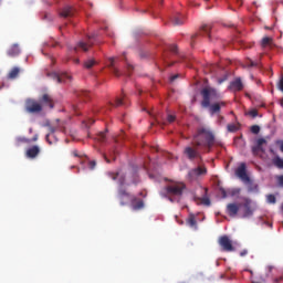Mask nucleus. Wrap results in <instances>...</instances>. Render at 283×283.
<instances>
[{
  "mask_svg": "<svg viewBox=\"0 0 283 283\" xmlns=\"http://www.w3.org/2000/svg\"><path fill=\"white\" fill-rule=\"evenodd\" d=\"M192 142L195 147H205L208 151H211V148L216 145V134L211 128L201 126L193 135Z\"/></svg>",
  "mask_w": 283,
  "mask_h": 283,
  "instance_id": "f257e3e1",
  "label": "nucleus"
},
{
  "mask_svg": "<svg viewBox=\"0 0 283 283\" xmlns=\"http://www.w3.org/2000/svg\"><path fill=\"white\" fill-rule=\"evenodd\" d=\"M108 177L112 180H117L119 185L117 198L119 200L120 207H125L126 205H129V202L132 201V195H129L127 190L123 189V187H125L126 185L127 174L124 172L123 169H119L116 172H108Z\"/></svg>",
  "mask_w": 283,
  "mask_h": 283,
  "instance_id": "f03ea898",
  "label": "nucleus"
},
{
  "mask_svg": "<svg viewBox=\"0 0 283 283\" xmlns=\"http://www.w3.org/2000/svg\"><path fill=\"white\" fill-rule=\"evenodd\" d=\"M186 189L187 186L184 182L171 184L165 188L166 198H168L170 202H180Z\"/></svg>",
  "mask_w": 283,
  "mask_h": 283,
  "instance_id": "7ed1b4c3",
  "label": "nucleus"
},
{
  "mask_svg": "<svg viewBox=\"0 0 283 283\" xmlns=\"http://www.w3.org/2000/svg\"><path fill=\"white\" fill-rule=\"evenodd\" d=\"M201 106L207 108L211 105V101H218L220 98V93L214 87L208 86L201 91Z\"/></svg>",
  "mask_w": 283,
  "mask_h": 283,
  "instance_id": "20e7f679",
  "label": "nucleus"
},
{
  "mask_svg": "<svg viewBox=\"0 0 283 283\" xmlns=\"http://www.w3.org/2000/svg\"><path fill=\"white\" fill-rule=\"evenodd\" d=\"M57 124L50 125L48 124L46 127H49L50 134L46 135L45 140L49 143V145H56L59 143V139L56 136H54L55 132H64L65 133V126L63 123H60L59 119H56Z\"/></svg>",
  "mask_w": 283,
  "mask_h": 283,
  "instance_id": "39448f33",
  "label": "nucleus"
},
{
  "mask_svg": "<svg viewBox=\"0 0 283 283\" xmlns=\"http://www.w3.org/2000/svg\"><path fill=\"white\" fill-rule=\"evenodd\" d=\"M235 176L249 186V191H258V185L251 182V178L247 175V164L242 163L235 170Z\"/></svg>",
  "mask_w": 283,
  "mask_h": 283,
  "instance_id": "423d86ee",
  "label": "nucleus"
},
{
  "mask_svg": "<svg viewBox=\"0 0 283 283\" xmlns=\"http://www.w3.org/2000/svg\"><path fill=\"white\" fill-rule=\"evenodd\" d=\"M24 109L27 114H41V112H43V106L39 101L28 98L24 104Z\"/></svg>",
  "mask_w": 283,
  "mask_h": 283,
  "instance_id": "0eeeda50",
  "label": "nucleus"
},
{
  "mask_svg": "<svg viewBox=\"0 0 283 283\" xmlns=\"http://www.w3.org/2000/svg\"><path fill=\"white\" fill-rule=\"evenodd\" d=\"M96 43V34L93 33L87 36V42L85 41H80L76 46L72 48L73 52H78V50H82L83 52H87L92 45Z\"/></svg>",
  "mask_w": 283,
  "mask_h": 283,
  "instance_id": "6e6552de",
  "label": "nucleus"
},
{
  "mask_svg": "<svg viewBox=\"0 0 283 283\" xmlns=\"http://www.w3.org/2000/svg\"><path fill=\"white\" fill-rule=\"evenodd\" d=\"M184 156H186V158H188V160H202V155H200V150H198V146L191 147V146H187L184 149Z\"/></svg>",
  "mask_w": 283,
  "mask_h": 283,
  "instance_id": "1a4fd4ad",
  "label": "nucleus"
},
{
  "mask_svg": "<svg viewBox=\"0 0 283 283\" xmlns=\"http://www.w3.org/2000/svg\"><path fill=\"white\" fill-rule=\"evenodd\" d=\"M219 245L221 247L222 251H235V248H233V242L231 241V239H229L228 235H222L219 238Z\"/></svg>",
  "mask_w": 283,
  "mask_h": 283,
  "instance_id": "9d476101",
  "label": "nucleus"
},
{
  "mask_svg": "<svg viewBox=\"0 0 283 283\" xmlns=\"http://www.w3.org/2000/svg\"><path fill=\"white\" fill-rule=\"evenodd\" d=\"M49 76H51V78H53V81H55L56 83H70V81H72V76L67 73L53 72L49 74Z\"/></svg>",
  "mask_w": 283,
  "mask_h": 283,
  "instance_id": "9b49d317",
  "label": "nucleus"
},
{
  "mask_svg": "<svg viewBox=\"0 0 283 283\" xmlns=\"http://www.w3.org/2000/svg\"><path fill=\"white\" fill-rule=\"evenodd\" d=\"M40 105H42V109L44 107H49V109H54V99L50 96V94L45 93L39 98Z\"/></svg>",
  "mask_w": 283,
  "mask_h": 283,
  "instance_id": "f8f14e48",
  "label": "nucleus"
},
{
  "mask_svg": "<svg viewBox=\"0 0 283 283\" xmlns=\"http://www.w3.org/2000/svg\"><path fill=\"white\" fill-rule=\"evenodd\" d=\"M240 207H242V203H228L226 207V211L230 218H235L240 211Z\"/></svg>",
  "mask_w": 283,
  "mask_h": 283,
  "instance_id": "ddd939ff",
  "label": "nucleus"
},
{
  "mask_svg": "<svg viewBox=\"0 0 283 283\" xmlns=\"http://www.w3.org/2000/svg\"><path fill=\"white\" fill-rule=\"evenodd\" d=\"M231 92H242L244 90V84H242V80L237 77L232 81L228 87Z\"/></svg>",
  "mask_w": 283,
  "mask_h": 283,
  "instance_id": "4468645a",
  "label": "nucleus"
},
{
  "mask_svg": "<svg viewBox=\"0 0 283 283\" xmlns=\"http://www.w3.org/2000/svg\"><path fill=\"white\" fill-rule=\"evenodd\" d=\"M130 207L133 211H140L145 209V201H143V199L133 197L130 198Z\"/></svg>",
  "mask_w": 283,
  "mask_h": 283,
  "instance_id": "2eb2a0df",
  "label": "nucleus"
},
{
  "mask_svg": "<svg viewBox=\"0 0 283 283\" xmlns=\"http://www.w3.org/2000/svg\"><path fill=\"white\" fill-rule=\"evenodd\" d=\"M253 216V208H251V199L245 198L243 202V218H251Z\"/></svg>",
  "mask_w": 283,
  "mask_h": 283,
  "instance_id": "dca6fc26",
  "label": "nucleus"
},
{
  "mask_svg": "<svg viewBox=\"0 0 283 283\" xmlns=\"http://www.w3.org/2000/svg\"><path fill=\"white\" fill-rule=\"evenodd\" d=\"M113 107H128L129 103L127 102V96L123 94L120 97H116L114 103H111Z\"/></svg>",
  "mask_w": 283,
  "mask_h": 283,
  "instance_id": "f3484780",
  "label": "nucleus"
},
{
  "mask_svg": "<svg viewBox=\"0 0 283 283\" xmlns=\"http://www.w3.org/2000/svg\"><path fill=\"white\" fill-rule=\"evenodd\" d=\"M190 178H196L198 176H207V167L205 166H199L197 168H193L192 170L189 171Z\"/></svg>",
  "mask_w": 283,
  "mask_h": 283,
  "instance_id": "a211bd4d",
  "label": "nucleus"
},
{
  "mask_svg": "<svg viewBox=\"0 0 283 283\" xmlns=\"http://www.w3.org/2000/svg\"><path fill=\"white\" fill-rule=\"evenodd\" d=\"M226 106H227V102H217V103L210 104L208 107H209L210 114H220V109H222V107H226Z\"/></svg>",
  "mask_w": 283,
  "mask_h": 283,
  "instance_id": "6ab92c4d",
  "label": "nucleus"
},
{
  "mask_svg": "<svg viewBox=\"0 0 283 283\" xmlns=\"http://www.w3.org/2000/svg\"><path fill=\"white\" fill-rule=\"evenodd\" d=\"M40 154H41V148L39 146H36V145L30 147L25 151L27 158H31V159L36 158V156H39Z\"/></svg>",
  "mask_w": 283,
  "mask_h": 283,
  "instance_id": "aec40b11",
  "label": "nucleus"
},
{
  "mask_svg": "<svg viewBox=\"0 0 283 283\" xmlns=\"http://www.w3.org/2000/svg\"><path fill=\"white\" fill-rule=\"evenodd\" d=\"M74 8L66 6L60 11V17L62 19H71V17H74Z\"/></svg>",
  "mask_w": 283,
  "mask_h": 283,
  "instance_id": "412c9836",
  "label": "nucleus"
},
{
  "mask_svg": "<svg viewBox=\"0 0 283 283\" xmlns=\"http://www.w3.org/2000/svg\"><path fill=\"white\" fill-rule=\"evenodd\" d=\"M8 56L11 59H14L21 54V48H19V44H12L8 51H7Z\"/></svg>",
  "mask_w": 283,
  "mask_h": 283,
  "instance_id": "4be33fe9",
  "label": "nucleus"
},
{
  "mask_svg": "<svg viewBox=\"0 0 283 283\" xmlns=\"http://www.w3.org/2000/svg\"><path fill=\"white\" fill-rule=\"evenodd\" d=\"M108 67H111L113 74H115V76H120V72L118 71V69H116V57H109L108 59Z\"/></svg>",
  "mask_w": 283,
  "mask_h": 283,
  "instance_id": "5701e85b",
  "label": "nucleus"
},
{
  "mask_svg": "<svg viewBox=\"0 0 283 283\" xmlns=\"http://www.w3.org/2000/svg\"><path fill=\"white\" fill-rule=\"evenodd\" d=\"M171 23L174 25H182L185 23V15L177 13L176 15L172 17Z\"/></svg>",
  "mask_w": 283,
  "mask_h": 283,
  "instance_id": "b1692460",
  "label": "nucleus"
},
{
  "mask_svg": "<svg viewBox=\"0 0 283 283\" xmlns=\"http://www.w3.org/2000/svg\"><path fill=\"white\" fill-rule=\"evenodd\" d=\"M186 223L188 224V227H190V229H198V221H196V216L190 214L188 217V219L186 220Z\"/></svg>",
  "mask_w": 283,
  "mask_h": 283,
  "instance_id": "393cba45",
  "label": "nucleus"
},
{
  "mask_svg": "<svg viewBox=\"0 0 283 283\" xmlns=\"http://www.w3.org/2000/svg\"><path fill=\"white\" fill-rule=\"evenodd\" d=\"M21 70L17 66H14L8 74V78L10 81H14V78H17L20 74Z\"/></svg>",
  "mask_w": 283,
  "mask_h": 283,
  "instance_id": "a878e982",
  "label": "nucleus"
},
{
  "mask_svg": "<svg viewBox=\"0 0 283 283\" xmlns=\"http://www.w3.org/2000/svg\"><path fill=\"white\" fill-rule=\"evenodd\" d=\"M271 45H273V39L272 38L265 36V38L262 39V41H261V46L262 48H271Z\"/></svg>",
  "mask_w": 283,
  "mask_h": 283,
  "instance_id": "bb28decb",
  "label": "nucleus"
},
{
  "mask_svg": "<svg viewBox=\"0 0 283 283\" xmlns=\"http://www.w3.org/2000/svg\"><path fill=\"white\" fill-rule=\"evenodd\" d=\"M273 165L277 167V169H283V159L280 156H276L273 159Z\"/></svg>",
  "mask_w": 283,
  "mask_h": 283,
  "instance_id": "cd10ccee",
  "label": "nucleus"
},
{
  "mask_svg": "<svg viewBox=\"0 0 283 283\" xmlns=\"http://www.w3.org/2000/svg\"><path fill=\"white\" fill-rule=\"evenodd\" d=\"M201 32H203L205 34H207L209 36V39H211V25L210 24H203L201 27Z\"/></svg>",
  "mask_w": 283,
  "mask_h": 283,
  "instance_id": "c85d7f7f",
  "label": "nucleus"
},
{
  "mask_svg": "<svg viewBox=\"0 0 283 283\" xmlns=\"http://www.w3.org/2000/svg\"><path fill=\"white\" fill-rule=\"evenodd\" d=\"M78 98H82V101H88L90 98V92L87 91H80L77 92Z\"/></svg>",
  "mask_w": 283,
  "mask_h": 283,
  "instance_id": "c756f323",
  "label": "nucleus"
},
{
  "mask_svg": "<svg viewBox=\"0 0 283 283\" xmlns=\"http://www.w3.org/2000/svg\"><path fill=\"white\" fill-rule=\"evenodd\" d=\"M96 63V60L94 59H88L84 62V67L86 70H92V66Z\"/></svg>",
  "mask_w": 283,
  "mask_h": 283,
  "instance_id": "7c9ffc66",
  "label": "nucleus"
},
{
  "mask_svg": "<svg viewBox=\"0 0 283 283\" xmlns=\"http://www.w3.org/2000/svg\"><path fill=\"white\" fill-rule=\"evenodd\" d=\"M30 143V139L25 138V137H17L15 139V144L19 147V145H23V144H28Z\"/></svg>",
  "mask_w": 283,
  "mask_h": 283,
  "instance_id": "2f4dec72",
  "label": "nucleus"
},
{
  "mask_svg": "<svg viewBox=\"0 0 283 283\" xmlns=\"http://www.w3.org/2000/svg\"><path fill=\"white\" fill-rule=\"evenodd\" d=\"M266 202L269 205H275V202H277V198H275V195H268L266 196Z\"/></svg>",
  "mask_w": 283,
  "mask_h": 283,
  "instance_id": "473e14b6",
  "label": "nucleus"
},
{
  "mask_svg": "<svg viewBox=\"0 0 283 283\" xmlns=\"http://www.w3.org/2000/svg\"><path fill=\"white\" fill-rule=\"evenodd\" d=\"M227 129L230 133H235V132H238V129H240V127H238V125H235V124H228Z\"/></svg>",
  "mask_w": 283,
  "mask_h": 283,
  "instance_id": "72a5a7b5",
  "label": "nucleus"
},
{
  "mask_svg": "<svg viewBox=\"0 0 283 283\" xmlns=\"http://www.w3.org/2000/svg\"><path fill=\"white\" fill-rule=\"evenodd\" d=\"M105 138H106L105 132H101V133H98L97 136H96V140H97L98 143H105Z\"/></svg>",
  "mask_w": 283,
  "mask_h": 283,
  "instance_id": "f704fd0d",
  "label": "nucleus"
},
{
  "mask_svg": "<svg viewBox=\"0 0 283 283\" xmlns=\"http://www.w3.org/2000/svg\"><path fill=\"white\" fill-rule=\"evenodd\" d=\"M260 151H264V148L262 146H254L252 147V154L253 156H258V154H260Z\"/></svg>",
  "mask_w": 283,
  "mask_h": 283,
  "instance_id": "c9c22d12",
  "label": "nucleus"
},
{
  "mask_svg": "<svg viewBox=\"0 0 283 283\" xmlns=\"http://www.w3.org/2000/svg\"><path fill=\"white\" fill-rule=\"evenodd\" d=\"M138 182H140V178H138V175L134 172L132 182H128L127 185H138Z\"/></svg>",
  "mask_w": 283,
  "mask_h": 283,
  "instance_id": "e433bc0d",
  "label": "nucleus"
},
{
  "mask_svg": "<svg viewBox=\"0 0 283 283\" xmlns=\"http://www.w3.org/2000/svg\"><path fill=\"white\" fill-rule=\"evenodd\" d=\"M201 203L206 205V207H210L211 200L209 199V197H203V198H201Z\"/></svg>",
  "mask_w": 283,
  "mask_h": 283,
  "instance_id": "4c0bfd02",
  "label": "nucleus"
},
{
  "mask_svg": "<svg viewBox=\"0 0 283 283\" xmlns=\"http://www.w3.org/2000/svg\"><path fill=\"white\" fill-rule=\"evenodd\" d=\"M250 132L252 134H260V126H258V125L251 126Z\"/></svg>",
  "mask_w": 283,
  "mask_h": 283,
  "instance_id": "58836bf2",
  "label": "nucleus"
},
{
  "mask_svg": "<svg viewBox=\"0 0 283 283\" xmlns=\"http://www.w3.org/2000/svg\"><path fill=\"white\" fill-rule=\"evenodd\" d=\"M277 90H280V92H283V75L281 76L280 81L276 84Z\"/></svg>",
  "mask_w": 283,
  "mask_h": 283,
  "instance_id": "ea45409f",
  "label": "nucleus"
},
{
  "mask_svg": "<svg viewBox=\"0 0 283 283\" xmlns=\"http://www.w3.org/2000/svg\"><path fill=\"white\" fill-rule=\"evenodd\" d=\"M169 50H170V52H172V54H178V45L172 44V45H170Z\"/></svg>",
  "mask_w": 283,
  "mask_h": 283,
  "instance_id": "a19ab883",
  "label": "nucleus"
},
{
  "mask_svg": "<svg viewBox=\"0 0 283 283\" xmlns=\"http://www.w3.org/2000/svg\"><path fill=\"white\" fill-rule=\"evenodd\" d=\"M265 143H266V139L259 138L258 142H256V146L262 147V145H265Z\"/></svg>",
  "mask_w": 283,
  "mask_h": 283,
  "instance_id": "79ce46f5",
  "label": "nucleus"
},
{
  "mask_svg": "<svg viewBox=\"0 0 283 283\" xmlns=\"http://www.w3.org/2000/svg\"><path fill=\"white\" fill-rule=\"evenodd\" d=\"M249 116H251L252 118H256L258 116V109H252L249 112Z\"/></svg>",
  "mask_w": 283,
  "mask_h": 283,
  "instance_id": "37998d69",
  "label": "nucleus"
},
{
  "mask_svg": "<svg viewBox=\"0 0 283 283\" xmlns=\"http://www.w3.org/2000/svg\"><path fill=\"white\" fill-rule=\"evenodd\" d=\"M88 167H90V169H96V160H91L90 163H88Z\"/></svg>",
  "mask_w": 283,
  "mask_h": 283,
  "instance_id": "c03bdc74",
  "label": "nucleus"
},
{
  "mask_svg": "<svg viewBox=\"0 0 283 283\" xmlns=\"http://www.w3.org/2000/svg\"><path fill=\"white\" fill-rule=\"evenodd\" d=\"M249 67H260V64L250 60Z\"/></svg>",
  "mask_w": 283,
  "mask_h": 283,
  "instance_id": "a18cd8bd",
  "label": "nucleus"
},
{
  "mask_svg": "<svg viewBox=\"0 0 283 283\" xmlns=\"http://www.w3.org/2000/svg\"><path fill=\"white\" fill-rule=\"evenodd\" d=\"M167 120H168V123H174V120H176V116L168 115Z\"/></svg>",
  "mask_w": 283,
  "mask_h": 283,
  "instance_id": "49530a36",
  "label": "nucleus"
},
{
  "mask_svg": "<svg viewBox=\"0 0 283 283\" xmlns=\"http://www.w3.org/2000/svg\"><path fill=\"white\" fill-rule=\"evenodd\" d=\"M95 120L94 119H88L85 124L86 127H92L94 125Z\"/></svg>",
  "mask_w": 283,
  "mask_h": 283,
  "instance_id": "de8ad7c7",
  "label": "nucleus"
},
{
  "mask_svg": "<svg viewBox=\"0 0 283 283\" xmlns=\"http://www.w3.org/2000/svg\"><path fill=\"white\" fill-rule=\"evenodd\" d=\"M109 156L113 158V160H116V149H113L109 154Z\"/></svg>",
  "mask_w": 283,
  "mask_h": 283,
  "instance_id": "09e8293b",
  "label": "nucleus"
},
{
  "mask_svg": "<svg viewBox=\"0 0 283 283\" xmlns=\"http://www.w3.org/2000/svg\"><path fill=\"white\" fill-rule=\"evenodd\" d=\"M222 198H227V190L224 188H220Z\"/></svg>",
  "mask_w": 283,
  "mask_h": 283,
  "instance_id": "8fccbe9b",
  "label": "nucleus"
},
{
  "mask_svg": "<svg viewBox=\"0 0 283 283\" xmlns=\"http://www.w3.org/2000/svg\"><path fill=\"white\" fill-rule=\"evenodd\" d=\"M248 253H249V251L242 250V251L240 252V255H241V258H244V255H247Z\"/></svg>",
  "mask_w": 283,
  "mask_h": 283,
  "instance_id": "3c124183",
  "label": "nucleus"
},
{
  "mask_svg": "<svg viewBox=\"0 0 283 283\" xmlns=\"http://www.w3.org/2000/svg\"><path fill=\"white\" fill-rule=\"evenodd\" d=\"M224 81H227V77L219 78V80H218V84H219V85H222V83H224Z\"/></svg>",
  "mask_w": 283,
  "mask_h": 283,
  "instance_id": "603ef678",
  "label": "nucleus"
},
{
  "mask_svg": "<svg viewBox=\"0 0 283 283\" xmlns=\"http://www.w3.org/2000/svg\"><path fill=\"white\" fill-rule=\"evenodd\" d=\"M277 144L280 145V151H282V154H283V140L277 142Z\"/></svg>",
  "mask_w": 283,
  "mask_h": 283,
  "instance_id": "864d4df0",
  "label": "nucleus"
},
{
  "mask_svg": "<svg viewBox=\"0 0 283 283\" xmlns=\"http://www.w3.org/2000/svg\"><path fill=\"white\" fill-rule=\"evenodd\" d=\"M127 67H128L127 76H129V74H130L129 72H132V70H134V66H132V65H129V64H128V66H127Z\"/></svg>",
  "mask_w": 283,
  "mask_h": 283,
  "instance_id": "5fc2aeb1",
  "label": "nucleus"
},
{
  "mask_svg": "<svg viewBox=\"0 0 283 283\" xmlns=\"http://www.w3.org/2000/svg\"><path fill=\"white\" fill-rule=\"evenodd\" d=\"M72 154H73V156H74L75 158H78V151H77V150H74Z\"/></svg>",
  "mask_w": 283,
  "mask_h": 283,
  "instance_id": "6e6d98bb",
  "label": "nucleus"
},
{
  "mask_svg": "<svg viewBox=\"0 0 283 283\" xmlns=\"http://www.w3.org/2000/svg\"><path fill=\"white\" fill-rule=\"evenodd\" d=\"M176 78H178V75H172V76L170 77V81L174 82V81H176Z\"/></svg>",
  "mask_w": 283,
  "mask_h": 283,
  "instance_id": "4d7b16f0",
  "label": "nucleus"
},
{
  "mask_svg": "<svg viewBox=\"0 0 283 283\" xmlns=\"http://www.w3.org/2000/svg\"><path fill=\"white\" fill-rule=\"evenodd\" d=\"M73 63L80 64V63H81V60H78V59H73Z\"/></svg>",
  "mask_w": 283,
  "mask_h": 283,
  "instance_id": "13d9d810",
  "label": "nucleus"
},
{
  "mask_svg": "<svg viewBox=\"0 0 283 283\" xmlns=\"http://www.w3.org/2000/svg\"><path fill=\"white\" fill-rule=\"evenodd\" d=\"M104 160H106V163H111L109 158H107V155H103Z\"/></svg>",
  "mask_w": 283,
  "mask_h": 283,
  "instance_id": "bf43d9fd",
  "label": "nucleus"
},
{
  "mask_svg": "<svg viewBox=\"0 0 283 283\" xmlns=\"http://www.w3.org/2000/svg\"><path fill=\"white\" fill-rule=\"evenodd\" d=\"M268 271H269V273H271V271H273V265H269Z\"/></svg>",
  "mask_w": 283,
  "mask_h": 283,
  "instance_id": "052dcab7",
  "label": "nucleus"
},
{
  "mask_svg": "<svg viewBox=\"0 0 283 283\" xmlns=\"http://www.w3.org/2000/svg\"><path fill=\"white\" fill-rule=\"evenodd\" d=\"M35 140H39V137H38V136L33 137V142H34V143H35Z\"/></svg>",
  "mask_w": 283,
  "mask_h": 283,
  "instance_id": "680f3d73",
  "label": "nucleus"
},
{
  "mask_svg": "<svg viewBox=\"0 0 283 283\" xmlns=\"http://www.w3.org/2000/svg\"><path fill=\"white\" fill-rule=\"evenodd\" d=\"M192 39H196V35H193Z\"/></svg>",
  "mask_w": 283,
  "mask_h": 283,
  "instance_id": "e2e57ef3",
  "label": "nucleus"
}]
</instances>
